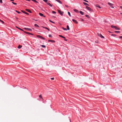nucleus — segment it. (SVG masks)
Here are the masks:
<instances>
[{"mask_svg":"<svg viewBox=\"0 0 122 122\" xmlns=\"http://www.w3.org/2000/svg\"><path fill=\"white\" fill-rule=\"evenodd\" d=\"M66 27H67V29L68 30H70V28H69V26L68 25H67V26Z\"/></svg>","mask_w":122,"mask_h":122,"instance_id":"obj_27","label":"nucleus"},{"mask_svg":"<svg viewBox=\"0 0 122 122\" xmlns=\"http://www.w3.org/2000/svg\"><path fill=\"white\" fill-rule=\"evenodd\" d=\"M35 2L36 3H38V2L36 0H31Z\"/></svg>","mask_w":122,"mask_h":122,"instance_id":"obj_26","label":"nucleus"},{"mask_svg":"<svg viewBox=\"0 0 122 122\" xmlns=\"http://www.w3.org/2000/svg\"><path fill=\"white\" fill-rule=\"evenodd\" d=\"M64 40L65 41H67V40L66 39H65Z\"/></svg>","mask_w":122,"mask_h":122,"instance_id":"obj_48","label":"nucleus"},{"mask_svg":"<svg viewBox=\"0 0 122 122\" xmlns=\"http://www.w3.org/2000/svg\"><path fill=\"white\" fill-rule=\"evenodd\" d=\"M47 4L51 7L52 6V5H51V4L49 3L48 2L47 3Z\"/></svg>","mask_w":122,"mask_h":122,"instance_id":"obj_15","label":"nucleus"},{"mask_svg":"<svg viewBox=\"0 0 122 122\" xmlns=\"http://www.w3.org/2000/svg\"><path fill=\"white\" fill-rule=\"evenodd\" d=\"M56 1L58 2L60 4H62V3L60 0H56Z\"/></svg>","mask_w":122,"mask_h":122,"instance_id":"obj_16","label":"nucleus"},{"mask_svg":"<svg viewBox=\"0 0 122 122\" xmlns=\"http://www.w3.org/2000/svg\"><path fill=\"white\" fill-rule=\"evenodd\" d=\"M43 28H45L48 31H50V29L48 28L47 27H43Z\"/></svg>","mask_w":122,"mask_h":122,"instance_id":"obj_24","label":"nucleus"},{"mask_svg":"<svg viewBox=\"0 0 122 122\" xmlns=\"http://www.w3.org/2000/svg\"><path fill=\"white\" fill-rule=\"evenodd\" d=\"M48 41L52 43H54L55 42V41H54L51 40H48Z\"/></svg>","mask_w":122,"mask_h":122,"instance_id":"obj_8","label":"nucleus"},{"mask_svg":"<svg viewBox=\"0 0 122 122\" xmlns=\"http://www.w3.org/2000/svg\"><path fill=\"white\" fill-rule=\"evenodd\" d=\"M86 8L88 10H89V11H92V9L89 7L88 6H86Z\"/></svg>","mask_w":122,"mask_h":122,"instance_id":"obj_2","label":"nucleus"},{"mask_svg":"<svg viewBox=\"0 0 122 122\" xmlns=\"http://www.w3.org/2000/svg\"><path fill=\"white\" fill-rule=\"evenodd\" d=\"M28 30V29H26V30Z\"/></svg>","mask_w":122,"mask_h":122,"instance_id":"obj_50","label":"nucleus"},{"mask_svg":"<svg viewBox=\"0 0 122 122\" xmlns=\"http://www.w3.org/2000/svg\"><path fill=\"white\" fill-rule=\"evenodd\" d=\"M97 35L98 36H99L101 38H104V37L101 34H99V33H97Z\"/></svg>","mask_w":122,"mask_h":122,"instance_id":"obj_5","label":"nucleus"},{"mask_svg":"<svg viewBox=\"0 0 122 122\" xmlns=\"http://www.w3.org/2000/svg\"><path fill=\"white\" fill-rule=\"evenodd\" d=\"M39 97L41 99V100L43 101V99L42 98V97L41 95H40L39 96Z\"/></svg>","mask_w":122,"mask_h":122,"instance_id":"obj_12","label":"nucleus"},{"mask_svg":"<svg viewBox=\"0 0 122 122\" xmlns=\"http://www.w3.org/2000/svg\"><path fill=\"white\" fill-rule=\"evenodd\" d=\"M25 10L26 11H27L28 12L30 13H32L31 11V10L29 9H25Z\"/></svg>","mask_w":122,"mask_h":122,"instance_id":"obj_9","label":"nucleus"},{"mask_svg":"<svg viewBox=\"0 0 122 122\" xmlns=\"http://www.w3.org/2000/svg\"><path fill=\"white\" fill-rule=\"evenodd\" d=\"M65 6L66 7H68V6L67 5H65Z\"/></svg>","mask_w":122,"mask_h":122,"instance_id":"obj_43","label":"nucleus"},{"mask_svg":"<svg viewBox=\"0 0 122 122\" xmlns=\"http://www.w3.org/2000/svg\"><path fill=\"white\" fill-rule=\"evenodd\" d=\"M35 26L36 27H39V26L36 24H35Z\"/></svg>","mask_w":122,"mask_h":122,"instance_id":"obj_23","label":"nucleus"},{"mask_svg":"<svg viewBox=\"0 0 122 122\" xmlns=\"http://www.w3.org/2000/svg\"><path fill=\"white\" fill-rule=\"evenodd\" d=\"M80 14L82 15H83L84 14V13L81 11H80Z\"/></svg>","mask_w":122,"mask_h":122,"instance_id":"obj_21","label":"nucleus"},{"mask_svg":"<svg viewBox=\"0 0 122 122\" xmlns=\"http://www.w3.org/2000/svg\"><path fill=\"white\" fill-rule=\"evenodd\" d=\"M52 13L53 14H56V12L54 11H52Z\"/></svg>","mask_w":122,"mask_h":122,"instance_id":"obj_35","label":"nucleus"},{"mask_svg":"<svg viewBox=\"0 0 122 122\" xmlns=\"http://www.w3.org/2000/svg\"><path fill=\"white\" fill-rule=\"evenodd\" d=\"M51 80H54V78L53 77V78H51Z\"/></svg>","mask_w":122,"mask_h":122,"instance_id":"obj_44","label":"nucleus"},{"mask_svg":"<svg viewBox=\"0 0 122 122\" xmlns=\"http://www.w3.org/2000/svg\"><path fill=\"white\" fill-rule=\"evenodd\" d=\"M59 36L60 37H61V38H63L64 39H65L66 38L65 37L63 36H62L61 35H59Z\"/></svg>","mask_w":122,"mask_h":122,"instance_id":"obj_18","label":"nucleus"},{"mask_svg":"<svg viewBox=\"0 0 122 122\" xmlns=\"http://www.w3.org/2000/svg\"><path fill=\"white\" fill-rule=\"evenodd\" d=\"M112 36H115V35H113V34H112Z\"/></svg>","mask_w":122,"mask_h":122,"instance_id":"obj_46","label":"nucleus"},{"mask_svg":"<svg viewBox=\"0 0 122 122\" xmlns=\"http://www.w3.org/2000/svg\"><path fill=\"white\" fill-rule=\"evenodd\" d=\"M21 11L23 13H24L27 15H29V14L28 13H27V12H26L24 11L23 10H21Z\"/></svg>","mask_w":122,"mask_h":122,"instance_id":"obj_10","label":"nucleus"},{"mask_svg":"<svg viewBox=\"0 0 122 122\" xmlns=\"http://www.w3.org/2000/svg\"><path fill=\"white\" fill-rule=\"evenodd\" d=\"M72 21L74 23L76 24H77L78 23V22L76 20H75L74 19H73L72 20Z\"/></svg>","mask_w":122,"mask_h":122,"instance_id":"obj_7","label":"nucleus"},{"mask_svg":"<svg viewBox=\"0 0 122 122\" xmlns=\"http://www.w3.org/2000/svg\"><path fill=\"white\" fill-rule=\"evenodd\" d=\"M22 46L19 45L18 47L17 48L18 49H20L22 47Z\"/></svg>","mask_w":122,"mask_h":122,"instance_id":"obj_20","label":"nucleus"},{"mask_svg":"<svg viewBox=\"0 0 122 122\" xmlns=\"http://www.w3.org/2000/svg\"><path fill=\"white\" fill-rule=\"evenodd\" d=\"M108 4L112 8H114V7L112 6L113 5V4L112 3L109 2H108Z\"/></svg>","mask_w":122,"mask_h":122,"instance_id":"obj_3","label":"nucleus"},{"mask_svg":"<svg viewBox=\"0 0 122 122\" xmlns=\"http://www.w3.org/2000/svg\"><path fill=\"white\" fill-rule=\"evenodd\" d=\"M115 32L116 33H119L120 32L119 31H115Z\"/></svg>","mask_w":122,"mask_h":122,"instance_id":"obj_28","label":"nucleus"},{"mask_svg":"<svg viewBox=\"0 0 122 122\" xmlns=\"http://www.w3.org/2000/svg\"><path fill=\"white\" fill-rule=\"evenodd\" d=\"M37 37L40 38L41 39H42L43 40H45V38L41 36H40L39 35H37Z\"/></svg>","mask_w":122,"mask_h":122,"instance_id":"obj_1","label":"nucleus"},{"mask_svg":"<svg viewBox=\"0 0 122 122\" xmlns=\"http://www.w3.org/2000/svg\"><path fill=\"white\" fill-rule=\"evenodd\" d=\"M24 29L25 30H26V29H28V30L29 31H31L32 30L31 29H29V28H24Z\"/></svg>","mask_w":122,"mask_h":122,"instance_id":"obj_17","label":"nucleus"},{"mask_svg":"<svg viewBox=\"0 0 122 122\" xmlns=\"http://www.w3.org/2000/svg\"><path fill=\"white\" fill-rule=\"evenodd\" d=\"M85 15V16L86 17H87L88 18H90V17L89 15Z\"/></svg>","mask_w":122,"mask_h":122,"instance_id":"obj_22","label":"nucleus"},{"mask_svg":"<svg viewBox=\"0 0 122 122\" xmlns=\"http://www.w3.org/2000/svg\"><path fill=\"white\" fill-rule=\"evenodd\" d=\"M83 3L86 6H89V5L87 3H85V2H83Z\"/></svg>","mask_w":122,"mask_h":122,"instance_id":"obj_14","label":"nucleus"},{"mask_svg":"<svg viewBox=\"0 0 122 122\" xmlns=\"http://www.w3.org/2000/svg\"><path fill=\"white\" fill-rule=\"evenodd\" d=\"M16 27L17 28H18V27H17V26H16Z\"/></svg>","mask_w":122,"mask_h":122,"instance_id":"obj_49","label":"nucleus"},{"mask_svg":"<svg viewBox=\"0 0 122 122\" xmlns=\"http://www.w3.org/2000/svg\"><path fill=\"white\" fill-rule=\"evenodd\" d=\"M80 20L81 21H84V20H83V19L82 18H80Z\"/></svg>","mask_w":122,"mask_h":122,"instance_id":"obj_36","label":"nucleus"},{"mask_svg":"<svg viewBox=\"0 0 122 122\" xmlns=\"http://www.w3.org/2000/svg\"><path fill=\"white\" fill-rule=\"evenodd\" d=\"M39 14L41 16H42L44 17H46L45 16H44V15L43 14H42L41 13H39Z\"/></svg>","mask_w":122,"mask_h":122,"instance_id":"obj_11","label":"nucleus"},{"mask_svg":"<svg viewBox=\"0 0 122 122\" xmlns=\"http://www.w3.org/2000/svg\"><path fill=\"white\" fill-rule=\"evenodd\" d=\"M119 38H120L122 39V36H120L119 37Z\"/></svg>","mask_w":122,"mask_h":122,"instance_id":"obj_45","label":"nucleus"},{"mask_svg":"<svg viewBox=\"0 0 122 122\" xmlns=\"http://www.w3.org/2000/svg\"><path fill=\"white\" fill-rule=\"evenodd\" d=\"M43 0L46 3L47 2V0Z\"/></svg>","mask_w":122,"mask_h":122,"instance_id":"obj_40","label":"nucleus"},{"mask_svg":"<svg viewBox=\"0 0 122 122\" xmlns=\"http://www.w3.org/2000/svg\"><path fill=\"white\" fill-rule=\"evenodd\" d=\"M68 15H69V16H70V17H71V14H70V12H68Z\"/></svg>","mask_w":122,"mask_h":122,"instance_id":"obj_32","label":"nucleus"},{"mask_svg":"<svg viewBox=\"0 0 122 122\" xmlns=\"http://www.w3.org/2000/svg\"><path fill=\"white\" fill-rule=\"evenodd\" d=\"M0 2L1 3H2V0H0Z\"/></svg>","mask_w":122,"mask_h":122,"instance_id":"obj_42","label":"nucleus"},{"mask_svg":"<svg viewBox=\"0 0 122 122\" xmlns=\"http://www.w3.org/2000/svg\"><path fill=\"white\" fill-rule=\"evenodd\" d=\"M73 10L75 12H76V13H79V11L78 10L76 9H74Z\"/></svg>","mask_w":122,"mask_h":122,"instance_id":"obj_13","label":"nucleus"},{"mask_svg":"<svg viewBox=\"0 0 122 122\" xmlns=\"http://www.w3.org/2000/svg\"><path fill=\"white\" fill-rule=\"evenodd\" d=\"M49 36L50 37H52V36L51 35H49Z\"/></svg>","mask_w":122,"mask_h":122,"instance_id":"obj_39","label":"nucleus"},{"mask_svg":"<svg viewBox=\"0 0 122 122\" xmlns=\"http://www.w3.org/2000/svg\"><path fill=\"white\" fill-rule=\"evenodd\" d=\"M57 11L62 16L63 15V12L62 13L61 11L60 10H58Z\"/></svg>","mask_w":122,"mask_h":122,"instance_id":"obj_6","label":"nucleus"},{"mask_svg":"<svg viewBox=\"0 0 122 122\" xmlns=\"http://www.w3.org/2000/svg\"><path fill=\"white\" fill-rule=\"evenodd\" d=\"M24 32L25 33H26V34H28V35H33V34H32L31 33H30L29 32H26V31H24Z\"/></svg>","mask_w":122,"mask_h":122,"instance_id":"obj_4","label":"nucleus"},{"mask_svg":"<svg viewBox=\"0 0 122 122\" xmlns=\"http://www.w3.org/2000/svg\"><path fill=\"white\" fill-rule=\"evenodd\" d=\"M18 29H20V30H21L22 31H23V29H22L21 28H18Z\"/></svg>","mask_w":122,"mask_h":122,"instance_id":"obj_41","label":"nucleus"},{"mask_svg":"<svg viewBox=\"0 0 122 122\" xmlns=\"http://www.w3.org/2000/svg\"><path fill=\"white\" fill-rule=\"evenodd\" d=\"M97 7L99 9H100L101 8V7L98 5H97Z\"/></svg>","mask_w":122,"mask_h":122,"instance_id":"obj_31","label":"nucleus"},{"mask_svg":"<svg viewBox=\"0 0 122 122\" xmlns=\"http://www.w3.org/2000/svg\"><path fill=\"white\" fill-rule=\"evenodd\" d=\"M114 27H115L114 28H115V29L116 30H120V29L119 28L117 27L116 26H115Z\"/></svg>","mask_w":122,"mask_h":122,"instance_id":"obj_19","label":"nucleus"},{"mask_svg":"<svg viewBox=\"0 0 122 122\" xmlns=\"http://www.w3.org/2000/svg\"><path fill=\"white\" fill-rule=\"evenodd\" d=\"M115 26H114L113 25H111V27L112 28H114Z\"/></svg>","mask_w":122,"mask_h":122,"instance_id":"obj_37","label":"nucleus"},{"mask_svg":"<svg viewBox=\"0 0 122 122\" xmlns=\"http://www.w3.org/2000/svg\"><path fill=\"white\" fill-rule=\"evenodd\" d=\"M49 21L50 22H51V23H53V24L55 23V22H54L53 21L51 20H49Z\"/></svg>","mask_w":122,"mask_h":122,"instance_id":"obj_29","label":"nucleus"},{"mask_svg":"<svg viewBox=\"0 0 122 122\" xmlns=\"http://www.w3.org/2000/svg\"><path fill=\"white\" fill-rule=\"evenodd\" d=\"M15 11L16 12H17L18 14H20V12H19V11H17V10H16Z\"/></svg>","mask_w":122,"mask_h":122,"instance_id":"obj_38","label":"nucleus"},{"mask_svg":"<svg viewBox=\"0 0 122 122\" xmlns=\"http://www.w3.org/2000/svg\"><path fill=\"white\" fill-rule=\"evenodd\" d=\"M12 3L14 5H17L16 3H14V2H12Z\"/></svg>","mask_w":122,"mask_h":122,"instance_id":"obj_34","label":"nucleus"},{"mask_svg":"<svg viewBox=\"0 0 122 122\" xmlns=\"http://www.w3.org/2000/svg\"><path fill=\"white\" fill-rule=\"evenodd\" d=\"M0 21L3 24H4V22L2 20H0Z\"/></svg>","mask_w":122,"mask_h":122,"instance_id":"obj_33","label":"nucleus"},{"mask_svg":"<svg viewBox=\"0 0 122 122\" xmlns=\"http://www.w3.org/2000/svg\"><path fill=\"white\" fill-rule=\"evenodd\" d=\"M62 28L64 30H67V29L66 28H65L64 27H63Z\"/></svg>","mask_w":122,"mask_h":122,"instance_id":"obj_30","label":"nucleus"},{"mask_svg":"<svg viewBox=\"0 0 122 122\" xmlns=\"http://www.w3.org/2000/svg\"><path fill=\"white\" fill-rule=\"evenodd\" d=\"M41 46H42L43 48H45L46 47V46L43 45H41Z\"/></svg>","mask_w":122,"mask_h":122,"instance_id":"obj_25","label":"nucleus"},{"mask_svg":"<svg viewBox=\"0 0 122 122\" xmlns=\"http://www.w3.org/2000/svg\"><path fill=\"white\" fill-rule=\"evenodd\" d=\"M120 7L121 9H122V6H120Z\"/></svg>","mask_w":122,"mask_h":122,"instance_id":"obj_47","label":"nucleus"}]
</instances>
